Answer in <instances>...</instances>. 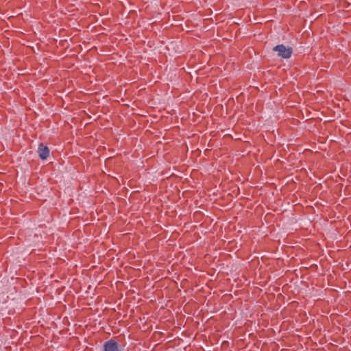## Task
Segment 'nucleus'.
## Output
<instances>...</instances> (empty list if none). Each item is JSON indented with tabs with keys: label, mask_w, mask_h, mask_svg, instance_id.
<instances>
[{
	"label": "nucleus",
	"mask_w": 351,
	"mask_h": 351,
	"mask_svg": "<svg viewBox=\"0 0 351 351\" xmlns=\"http://www.w3.org/2000/svg\"><path fill=\"white\" fill-rule=\"evenodd\" d=\"M103 351H119V345L114 339H110L105 342Z\"/></svg>",
	"instance_id": "obj_2"
},
{
	"label": "nucleus",
	"mask_w": 351,
	"mask_h": 351,
	"mask_svg": "<svg viewBox=\"0 0 351 351\" xmlns=\"http://www.w3.org/2000/svg\"><path fill=\"white\" fill-rule=\"evenodd\" d=\"M38 154L40 159L45 160L49 156V149L43 143H40L38 148Z\"/></svg>",
	"instance_id": "obj_3"
},
{
	"label": "nucleus",
	"mask_w": 351,
	"mask_h": 351,
	"mask_svg": "<svg viewBox=\"0 0 351 351\" xmlns=\"http://www.w3.org/2000/svg\"><path fill=\"white\" fill-rule=\"evenodd\" d=\"M273 50L278 52L279 57L285 59L290 58L292 54V48L282 44L276 45Z\"/></svg>",
	"instance_id": "obj_1"
}]
</instances>
